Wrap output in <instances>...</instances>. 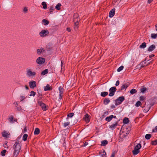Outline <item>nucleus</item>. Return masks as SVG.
<instances>
[{
	"instance_id": "f257e3e1",
	"label": "nucleus",
	"mask_w": 157,
	"mask_h": 157,
	"mask_svg": "<svg viewBox=\"0 0 157 157\" xmlns=\"http://www.w3.org/2000/svg\"><path fill=\"white\" fill-rule=\"evenodd\" d=\"M14 151L13 157H17L19 154L21 148V144L18 140H17L13 146Z\"/></svg>"
},
{
	"instance_id": "f03ea898",
	"label": "nucleus",
	"mask_w": 157,
	"mask_h": 157,
	"mask_svg": "<svg viewBox=\"0 0 157 157\" xmlns=\"http://www.w3.org/2000/svg\"><path fill=\"white\" fill-rule=\"evenodd\" d=\"M73 19V21L74 22V29L75 31H77L78 27L79 21L80 20L78 18V15L77 14H75L74 15Z\"/></svg>"
},
{
	"instance_id": "7ed1b4c3",
	"label": "nucleus",
	"mask_w": 157,
	"mask_h": 157,
	"mask_svg": "<svg viewBox=\"0 0 157 157\" xmlns=\"http://www.w3.org/2000/svg\"><path fill=\"white\" fill-rule=\"evenodd\" d=\"M49 32L47 29H44L42 30L40 32L39 34L41 37H45L47 36L49 34Z\"/></svg>"
},
{
	"instance_id": "20e7f679",
	"label": "nucleus",
	"mask_w": 157,
	"mask_h": 157,
	"mask_svg": "<svg viewBox=\"0 0 157 157\" xmlns=\"http://www.w3.org/2000/svg\"><path fill=\"white\" fill-rule=\"evenodd\" d=\"M26 74L29 77H34L36 75L35 71H33L31 69H28L26 71Z\"/></svg>"
},
{
	"instance_id": "39448f33",
	"label": "nucleus",
	"mask_w": 157,
	"mask_h": 157,
	"mask_svg": "<svg viewBox=\"0 0 157 157\" xmlns=\"http://www.w3.org/2000/svg\"><path fill=\"white\" fill-rule=\"evenodd\" d=\"M117 89L115 87H112L109 89V96H113L115 92L116 91Z\"/></svg>"
},
{
	"instance_id": "423d86ee",
	"label": "nucleus",
	"mask_w": 157,
	"mask_h": 157,
	"mask_svg": "<svg viewBox=\"0 0 157 157\" xmlns=\"http://www.w3.org/2000/svg\"><path fill=\"white\" fill-rule=\"evenodd\" d=\"M8 120L10 123L12 124L14 123V122H17V119L14 118L13 116L10 115L9 116L8 118Z\"/></svg>"
},
{
	"instance_id": "0eeeda50",
	"label": "nucleus",
	"mask_w": 157,
	"mask_h": 157,
	"mask_svg": "<svg viewBox=\"0 0 157 157\" xmlns=\"http://www.w3.org/2000/svg\"><path fill=\"white\" fill-rule=\"evenodd\" d=\"M124 100V97L121 96L119 97L116 100V105H118L121 104V103Z\"/></svg>"
},
{
	"instance_id": "6e6552de",
	"label": "nucleus",
	"mask_w": 157,
	"mask_h": 157,
	"mask_svg": "<svg viewBox=\"0 0 157 157\" xmlns=\"http://www.w3.org/2000/svg\"><path fill=\"white\" fill-rule=\"evenodd\" d=\"M2 135L3 137L6 138H8L10 136V134L9 132L6 130H4L2 132Z\"/></svg>"
},
{
	"instance_id": "1a4fd4ad",
	"label": "nucleus",
	"mask_w": 157,
	"mask_h": 157,
	"mask_svg": "<svg viewBox=\"0 0 157 157\" xmlns=\"http://www.w3.org/2000/svg\"><path fill=\"white\" fill-rule=\"evenodd\" d=\"M45 62L44 59L42 57H39L36 60V63L39 64H42L44 63Z\"/></svg>"
},
{
	"instance_id": "9d476101",
	"label": "nucleus",
	"mask_w": 157,
	"mask_h": 157,
	"mask_svg": "<svg viewBox=\"0 0 157 157\" xmlns=\"http://www.w3.org/2000/svg\"><path fill=\"white\" fill-rule=\"evenodd\" d=\"M38 104L41 107L42 109L44 111H46L47 110L46 106L45 104L43 103L42 101H39L38 102Z\"/></svg>"
},
{
	"instance_id": "9b49d317",
	"label": "nucleus",
	"mask_w": 157,
	"mask_h": 157,
	"mask_svg": "<svg viewBox=\"0 0 157 157\" xmlns=\"http://www.w3.org/2000/svg\"><path fill=\"white\" fill-rule=\"evenodd\" d=\"M29 86L31 88H34L36 86V82L35 81H31L29 82Z\"/></svg>"
},
{
	"instance_id": "f8f14e48",
	"label": "nucleus",
	"mask_w": 157,
	"mask_h": 157,
	"mask_svg": "<svg viewBox=\"0 0 157 157\" xmlns=\"http://www.w3.org/2000/svg\"><path fill=\"white\" fill-rule=\"evenodd\" d=\"M90 116L88 114H86L84 116L83 118L84 120L86 122V123H88L90 121Z\"/></svg>"
},
{
	"instance_id": "ddd939ff",
	"label": "nucleus",
	"mask_w": 157,
	"mask_h": 157,
	"mask_svg": "<svg viewBox=\"0 0 157 157\" xmlns=\"http://www.w3.org/2000/svg\"><path fill=\"white\" fill-rule=\"evenodd\" d=\"M115 9H113L110 11L109 14V16L110 17H112L114 16L115 14Z\"/></svg>"
},
{
	"instance_id": "4468645a",
	"label": "nucleus",
	"mask_w": 157,
	"mask_h": 157,
	"mask_svg": "<svg viewBox=\"0 0 157 157\" xmlns=\"http://www.w3.org/2000/svg\"><path fill=\"white\" fill-rule=\"evenodd\" d=\"M118 123L116 122L115 124H113L109 126V128L112 129L113 130L115 129L116 127L118 125Z\"/></svg>"
},
{
	"instance_id": "2eb2a0df",
	"label": "nucleus",
	"mask_w": 157,
	"mask_h": 157,
	"mask_svg": "<svg viewBox=\"0 0 157 157\" xmlns=\"http://www.w3.org/2000/svg\"><path fill=\"white\" fill-rule=\"evenodd\" d=\"M155 48V46L154 45H152L149 47L148 50L149 51H152L154 50Z\"/></svg>"
},
{
	"instance_id": "dca6fc26",
	"label": "nucleus",
	"mask_w": 157,
	"mask_h": 157,
	"mask_svg": "<svg viewBox=\"0 0 157 157\" xmlns=\"http://www.w3.org/2000/svg\"><path fill=\"white\" fill-rule=\"evenodd\" d=\"M108 144V141L106 140H102L101 141V146H105L106 145H107Z\"/></svg>"
},
{
	"instance_id": "f3484780",
	"label": "nucleus",
	"mask_w": 157,
	"mask_h": 157,
	"mask_svg": "<svg viewBox=\"0 0 157 157\" xmlns=\"http://www.w3.org/2000/svg\"><path fill=\"white\" fill-rule=\"evenodd\" d=\"M112 117H113V115H111L109 117H106L105 120L108 122H109L113 119Z\"/></svg>"
},
{
	"instance_id": "a211bd4d",
	"label": "nucleus",
	"mask_w": 157,
	"mask_h": 157,
	"mask_svg": "<svg viewBox=\"0 0 157 157\" xmlns=\"http://www.w3.org/2000/svg\"><path fill=\"white\" fill-rule=\"evenodd\" d=\"M140 151L139 149H136L134 148V150L132 151V153L134 155H136Z\"/></svg>"
},
{
	"instance_id": "6ab92c4d",
	"label": "nucleus",
	"mask_w": 157,
	"mask_h": 157,
	"mask_svg": "<svg viewBox=\"0 0 157 157\" xmlns=\"http://www.w3.org/2000/svg\"><path fill=\"white\" fill-rule=\"evenodd\" d=\"M41 5L43 6V8L45 9L47 8V5L46 3V2H42Z\"/></svg>"
},
{
	"instance_id": "aec40b11",
	"label": "nucleus",
	"mask_w": 157,
	"mask_h": 157,
	"mask_svg": "<svg viewBox=\"0 0 157 157\" xmlns=\"http://www.w3.org/2000/svg\"><path fill=\"white\" fill-rule=\"evenodd\" d=\"M50 87L49 84H47L46 86L44 87V90L45 91L49 90H50Z\"/></svg>"
},
{
	"instance_id": "412c9836",
	"label": "nucleus",
	"mask_w": 157,
	"mask_h": 157,
	"mask_svg": "<svg viewBox=\"0 0 157 157\" xmlns=\"http://www.w3.org/2000/svg\"><path fill=\"white\" fill-rule=\"evenodd\" d=\"M129 120L128 118L125 117L123 120V123L124 124H126L128 123Z\"/></svg>"
},
{
	"instance_id": "4be33fe9",
	"label": "nucleus",
	"mask_w": 157,
	"mask_h": 157,
	"mask_svg": "<svg viewBox=\"0 0 157 157\" xmlns=\"http://www.w3.org/2000/svg\"><path fill=\"white\" fill-rule=\"evenodd\" d=\"M40 132V129L38 128H36L34 132V134L35 135H38Z\"/></svg>"
},
{
	"instance_id": "5701e85b",
	"label": "nucleus",
	"mask_w": 157,
	"mask_h": 157,
	"mask_svg": "<svg viewBox=\"0 0 157 157\" xmlns=\"http://www.w3.org/2000/svg\"><path fill=\"white\" fill-rule=\"evenodd\" d=\"M42 22L44 23L45 25H47L49 24V21L46 19H44L42 20Z\"/></svg>"
},
{
	"instance_id": "b1692460",
	"label": "nucleus",
	"mask_w": 157,
	"mask_h": 157,
	"mask_svg": "<svg viewBox=\"0 0 157 157\" xmlns=\"http://www.w3.org/2000/svg\"><path fill=\"white\" fill-rule=\"evenodd\" d=\"M128 86V84H124L121 87V90H123L124 89H126Z\"/></svg>"
},
{
	"instance_id": "393cba45",
	"label": "nucleus",
	"mask_w": 157,
	"mask_h": 157,
	"mask_svg": "<svg viewBox=\"0 0 157 157\" xmlns=\"http://www.w3.org/2000/svg\"><path fill=\"white\" fill-rule=\"evenodd\" d=\"M109 102L110 100L109 98H106L104 100V102L105 105L107 104Z\"/></svg>"
},
{
	"instance_id": "a878e982",
	"label": "nucleus",
	"mask_w": 157,
	"mask_h": 157,
	"mask_svg": "<svg viewBox=\"0 0 157 157\" xmlns=\"http://www.w3.org/2000/svg\"><path fill=\"white\" fill-rule=\"evenodd\" d=\"M108 94V93L107 92H102L101 93V96L105 97Z\"/></svg>"
},
{
	"instance_id": "bb28decb",
	"label": "nucleus",
	"mask_w": 157,
	"mask_h": 157,
	"mask_svg": "<svg viewBox=\"0 0 157 157\" xmlns=\"http://www.w3.org/2000/svg\"><path fill=\"white\" fill-rule=\"evenodd\" d=\"M48 72V69H46L42 71L41 73V75H44L47 74Z\"/></svg>"
},
{
	"instance_id": "cd10ccee",
	"label": "nucleus",
	"mask_w": 157,
	"mask_h": 157,
	"mask_svg": "<svg viewBox=\"0 0 157 157\" xmlns=\"http://www.w3.org/2000/svg\"><path fill=\"white\" fill-rule=\"evenodd\" d=\"M61 6V4L60 3H58L55 7V8L58 10H60V7Z\"/></svg>"
},
{
	"instance_id": "c85d7f7f",
	"label": "nucleus",
	"mask_w": 157,
	"mask_h": 157,
	"mask_svg": "<svg viewBox=\"0 0 157 157\" xmlns=\"http://www.w3.org/2000/svg\"><path fill=\"white\" fill-rule=\"evenodd\" d=\"M54 9V8L52 6H51L50 7V8L49 9V13L50 14H51L52 13V12L53 11Z\"/></svg>"
},
{
	"instance_id": "c756f323",
	"label": "nucleus",
	"mask_w": 157,
	"mask_h": 157,
	"mask_svg": "<svg viewBox=\"0 0 157 157\" xmlns=\"http://www.w3.org/2000/svg\"><path fill=\"white\" fill-rule=\"evenodd\" d=\"M146 44L145 42L142 43L140 46V48H144L146 47Z\"/></svg>"
},
{
	"instance_id": "7c9ffc66",
	"label": "nucleus",
	"mask_w": 157,
	"mask_h": 157,
	"mask_svg": "<svg viewBox=\"0 0 157 157\" xmlns=\"http://www.w3.org/2000/svg\"><path fill=\"white\" fill-rule=\"evenodd\" d=\"M28 136V135L27 134H25L23 136V138H22L23 140L24 141H26L27 140Z\"/></svg>"
},
{
	"instance_id": "2f4dec72",
	"label": "nucleus",
	"mask_w": 157,
	"mask_h": 157,
	"mask_svg": "<svg viewBox=\"0 0 157 157\" xmlns=\"http://www.w3.org/2000/svg\"><path fill=\"white\" fill-rule=\"evenodd\" d=\"M137 90L134 89H132L130 91V93L131 94H133L135 93H136L137 92Z\"/></svg>"
},
{
	"instance_id": "473e14b6",
	"label": "nucleus",
	"mask_w": 157,
	"mask_h": 157,
	"mask_svg": "<svg viewBox=\"0 0 157 157\" xmlns=\"http://www.w3.org/2000/svg\"><path fill=\"white\" fill-rule=\"evenodd\" d=\"M151 137V135L150 134H148L146 135L145 138L147 140L149 139Z\"/></svg>"
},
{
	"instance_id": "72a5a7b5",
	"label": "nucleus",
	"mask_w": 157,
	"mask_h": 157,
	"mask_svg": "<svg viewBox=\"0 0 157 157\" xmlns=\"http://www.w3.org/2000/svg\"><path fill=\"white\" fill-rule=\"evenodd\" d=\"M151 37L153 39L157 38V34L152 33L151 35Z\"/></svg>"
},
{
	"instance_id": "f704fd0d",
	"label": "nucleus",
	"mask_w": 157,
	"mask_h": 157,
	"mask_svg": "<svg viewBox=\"0 0 157 157\" xmlns=\"http://www.w3.org/2000/svg\"><path fill=\"white\" fill-rule=\"evenodd\" d=\"M141 145L140 144H138L135 147V148L137 149H139L141 148Z\"/></svg>"
},
{
	"instance_id": "c9c22d12",
	"label": "nucleus",
	"mask_w": 157,
	"mask_h": 157,
	"mask_svg": "<svg viewBox=\"0 0 157 157\" xmlns=\"http://www.w3.org/2000/svg\"><path fill=\"white\" fill-rule=\"evenodd\" d=\"M6 150H3L1 151V155L2 156H4L5 155V153L6 152Z\"/></svg>"
},
{
	"instance_id": "e433bc0d",
	"label": "nucleus",
	"mask_w": 157,
	"mask_h": 157,
	"mask_svg": "<svg viewBox=\"0 0 157 157\" xmlns=\"http://www.w3.org/2000/svg\"><path fill=\"white\" fill-rule=\"evenodd\" d=\"M8 143V142L7 141H6L4 142V143L3 144V146L4 148H8V145H7V144Z\"/></svg>"
},
{
	"instance_id": "4c0bfd02",
	"label": "nucleus",
	"mask_w": 157,
	"mask_h": 157,
	"mask_svg": "<svg viewBox=\"0 0 157 157\" xmlns=\"http://www.w3.org/2000/svg\"><path fill=\"white\" fill-rule=\"evenodd\" d=\"M25 98L26 97L25 96L21 95L20 97V99L21 100L20 101H23L25 99Z\"/></svg>"
},
{
	"instance_id": "58836bf2",
	"label": "nucleus",
	"mask_w": 157,
	"mask_h": 157,
	"mask_svg": "<svg viewBox=\"0 0 157 157\" xmlns=\"http://www.w3.org/2000/svg\"><path fill=\"white\" fill-rule=\"evenodd\" d=\"M123 68L124 66H121L118 68L117 71L118 72H120L121 70H122L123 69Z\"/></svg>"
},
{
	"instance_id": "ea45409f",
	"label": "nucleus",
	"mask_w": 157,
	"mask_h": 157,
	"mask_svg": "<svg viewBox=\"0 0 157 157\" xmlns=\"http://www.w3.org/2000/svg\"><path fill=\"white\" fill-rule=\"evenodd\" d=\"M146 90V88L145 87L142 88L140 89V92L142 93H144Z\"/></svg>"
},
{
	"instance_id": "a19ab883",
	"label": "nucleus",
	"mask_w": 157,
	"mask_h": 157,
	"mask_svg": "<svg viewBox=\"0 0 157 157\" xmlns=\"http://www.w3.org/2000/svg\"><path fill=\"white\" fill-rule=\"evenodd\" d=\"M36 94V92L34 91H32L30 92V94L29 95L30 96H35Z\"/></svg>"
},
{
	"instance_id": "79ce46f5",
	"label": "nucleus",
	"mask_w": 157,
	"mask_h": 157,
	"mask_svg": "<svg viewBox=\"0 0 157 157\" xmlns=\"http://www.w3.org/2000/svg\"><path fill=\"white\" fill-rule=\"evenodd\" d=\"M151 144L152 145H156L157 144V140H156L151 141Z\"/></svg>"
},
{
	"instance_id": "37998d69",
	"label": "nucleus",
	"mask_w": 157,
	"mask_h": 157,
	"mask_svg": "<svg viewBox=\"0 0 157 157\" xmlns=\"http://www.w3.org/2000/svg\"><path fill=\"white\" fill-rule=\"evenodd\" d=\"M141 102L140 101H138L136 103L135 105L136 107L139 106L141 104Z\"/></svg>"
},
{
	"instance_id": "c03bdc74",
	"label": "nucleus",
	"mask_w": 157,
	"mask_h": 157,
	"mask_svg": "<svg viewBox=\"0 0 157 157\" xmlns=\"http://www.w3.org/2000/svg\"><path fill=\"white\" fill-rule=\"evenodd\" d=\"M74 115V114L73 113H70L67 115L68 117H72Z\"/></svg>"
},
{
	"instance_id": "a18cd8bd",
	"label": "nucleus",
	"mask_w": 157,
	"mask_h": 157,
	"mask_svg": "<svg viewBox=\"0 0 157 157\" xmlns=\"http://www.w3.org/2000/svg\"><path fill=\"white\" fill-rule=\"evenodd\" d=\"M70 122H65L63 123V126L64 127H66L67 126H68L70 124Z\"/></svg>"
},
{
	"instance_id": "49530a36",
	"label": "nucleus",
	"mask_w": 157,
	"mask_h": 157,
	"mask_svg": "<svg viewBox=\"0 0 157 157\" xmlns=\"http://www.w3.org/2000/svg\"><path fill=\"white\" fill-rule=\"evenodd\" d=\"M28 9L26 7H24L23 9V11L24 13H27L28 12Z\"/></svg>"
},
{
	"instance_id": "de8ad7c7",
	"label": "nucleus",
	"mask_w": 157,
	"mask_h": 157,
	"mask_svg": "<svg viewBox=\"0 0 157 157\" xmlns=\"http://www.w3.org/2000/svg\"><path fill=\"white\" fill-rule=\"evenodd\" d=\"M63 89L61 86L59 87V93H63Z\"/></svg>"
},
{
	"instance_id": "09e8293b",
	"label": "nucleus",
	"mask_w": 157,
	"mask_h": 157,
	"mask_svg": "<svg viewBox=\"0 0 157 157\" xmlns=\"http://www.w3.org/2000/svg\"><path fill=\"white\" fill-rule=\"evenodd\" d=\"M116 152L115 151L113 152L112 153V155L110 156V157H114L115 155L116 154Z\"/></svg>"
},
{
	"instance_id": "8fccbe9b",
	"label": "nucleus",
	"mask_w": 157,
	"mask_h": 157,
	"mask_svg": "<svg viewBox=\"0 0 157 157\" xmlns=\"http://www.w3.org/2000/svg\"><path fill=\"white\" fill-rule=\"evenodd\" d=\"M37 53L38 54H40L41 53L40 49L37 50Z\"/></svg>"
},
{
	"instance_id": "3c124183",
	"label": "nucleus",
	"mask_w": 157,
	"mask_h": 157,
	"mask_svg": "<svg viewBox=\"0 0 157 157\" xmlns=\"http://www.w3.org/2000/svg\"><path fill=\"white\" fill-rule=\"evenodd\" d=\"M119 83H120L119 81V80L117 81L116 82V83L115 84V86H118L119 84Z\"/></svg>"
},
{
	"instance_id": "603ef678",
	"label": "nucleus",
	"mask_w": 157,
	"mask_h": 157,
	"mask_svg": "<svg viewBox=\"0 0 157 157\" xmlns=\"http://www.w3.org/2000/svg\"><path fill=\"white\" fill-rule=\"evenodd\" d=\"M144 97L143 96H141L140 97V100L141 101L144 100Z\"/></svg>"
},
{
	"instance_id": "864d4df0",
	"label": "nucleus",
	"mask_w": 157,
	"mask_h": 157,
	"mask_svg": "<svg viewBox=\"0 0 157 157\" xmlns=\"http://www.w3.org/2000/svg\"><path fill=\"white\" fill-rule=\"evenodd\" d=\"M106 153L105 151H103V153L102 154V155H104V156H103V157H106Z\"/></svg>"
},
{
	"instance_id": "5fc2aeb1",
	"label": "nucleus",
	"mask_w": 157,
	"mask_h": 157,
	"mask_svg": "<svg viewBox=\"0 0 157 157\" xmlns=\"http://www.w3.org/2000/svg\"><path fill=\"white\" fill-rule=\"evenodd\" d=\"M63 94V93H59V99H61L62 97L63 96V95H62Z\"/></svg>"
},
{
	"instance_id": "6e6d98bb",
	"label": "nucleus",
	"mask_w": 157,
	"mask_h": 157,
	"mask_svg": "<svg viewBox=\"0 0 157 157\" xmlns=\"http://www.w3.org/2000/svg\"><path fill=\"white\" fill-rule=\"evenodd\" d=\"M14 104L16 106H17L18 105V104L17 102H14Z\"/></svg>"
},
{
	"instance_id": "4d7b16f0",
	"label": "nucleus",
	"mask_w": 157,
	"mask_h": 157,
	"mask_svg": "<svg viewBox=\"0 0 157 157\" xmlns=\"http://www.w3.org/2000/svg\"><path fill=\"white\" fill-rule=\"evenodd\" d=\"M88 144V143L87 142H85L83 146L84 147L86 146Z\"/></svg>"
},
{
	"instance_id": "13d9d810",
	"label": "nucleus",
	"mask_w": 157,
	"mask_h": 157,
	"mask_svg": "<svg viewBox=\"0 0 157 157\" xmlns=\"http://www.w3.org/2000/svg\"><path fill=\"white\" fill-rule=\"evenodd\" d=\"M108 112H105L104 113V115H103V116H106V115H108Z\"/></svg>"
},
{
	"instance_id": "bf43d9fd",
	"label": "nucleus",
	"mask_w": 157,
	"mask_h": 157,
	"mask_svg": "<svg viewBox=\"0 0 157 157\" xmlns=\"http://www.w3.org/2000/svg\"><path fill=\"white\" fill-rule=\"evenodd\" d=\"M16 109H17V110L19 111L21 110V109L20 107H18L16 108Z\"/></svg>"
},
{
	"instance_id": "052dcab7",
	"label": "nucleus",
	"mask_w": 157,
	"mask_h": 157,
	"mask_svg": "<svg viewBox=\"0 0 157 157\" xmlns=\"http://www.w3.org/2000/svg\"><path fill=\"white\" fill-rule=\"evenodd\" d=\"M40 50H41V52H44V48H40Z\"/></svg>"
},
{
	"instance_id": "680f3d73",
	"label": "nucleus",
	"mask_w": 157,
	"mask_h": 157,
	"mask_svg": "<svg viewBox=\"0 0 157 157\" xmlns=\"http://www.w3.org/2000/svg\"><path fill=\"white\" fill-rule=\"evenodd\" d=\"M67 30L69 32H70L71 31V29L69 28H67Z\"/></svg>"
},
{
	"instance_id": "e2e57ef3",
	"label": "nucleus",
	"mask_w": 157,
	"mask_h": 157,
	"mask_svg": "<svg viewBox=\"0 0 157 157\" xmlns=\"http://www.w3.org/2000/svg\"><path fill=\"white\" fill-rule=\"evenodd\" d=\"M155 56L154 55V54H151V55H150V56H149V57L150 58H151L153 56Z\"/></svg>"
},
{
	"instance_id": "0e129e2a",
	"label": "nucleus",
	"mask_w": 157,
	"mask_h": 157,
	"mask_svg": "<svg viewBox=\"0 0 157 157\" xmlns=\"http://www.w3.org/2000/svg\"><path fill=\"white\" fill-rule=\"evenodd\" d=\"M153 0H148V3H150L151 2H152L153 1Z\"/></svg>"
},
{
	"instance_id": "69168bd1",
	"label": "nucleus",
	"mask_w": 157,
	"mask_h": 157,
	"mask_svg": "<svg viewBox=\"0 0 157 157\" xmlns=\"http://www.w3.org/2000/svg\"><path fill=\"white\" fill-rule=\"evenodd\" d=\"M154 131L155 130L156 131H157V126L155 127V129L153 130Z\"/></svg>"
},
{
	"instance_id": "338daca9",
	"label": "nucleus",
	"mask_w": 157,
	"mask_h": 157,
	"mask_svg": "<svg viewBox=\"0 0 157 157\" xmlns=\"http://www.w3.org/2000/svg\"><path fill=\"white\" fill-rule=\"evenodd\" d=\"M24 131L25 132H27V129L26 128V127H25V128H24Z\"/></svg>"
},
{
	"instance_id": "774afa93",
	"label": "nucleus",
	"mask_w": 157,
	"mask_h": 157,
	"mask_svg": "<svg viewBox=\"0 0 157 157\" xmlns=\"http://www.w3.org/2000/svg\"><path fill=\"white\" fill-rule=\"evenodd\" d=\"M155 26V30L157 31V24Z\"/></svg>"
}]
</instances>
